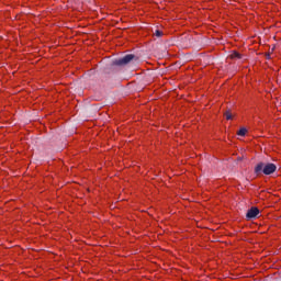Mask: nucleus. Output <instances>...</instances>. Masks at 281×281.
<instances>
[{
    "mask_svg": "<svg viewBox=\"0 0 281 281\" xmlns=\"http://www.w3.org/2000/svg\"><path fill=\"white\" fill-rule=\"evenodd\" d=\"M154 34H155V36H157L158 38H159L160 36H164V32H161V31H159V30H156Z\"/></svg>",
    "mask_w": 281,
    "mask_h": 281,
    "instance_id": "423d86ee",
    "label": "nucleus"
},
{
    "mask_svg": "<svg viewBox=\"0 0 281 281\" xmlns=\"http://www.w3.org/2000/svg\"><path fill=\"white\" fill-rule=\"evenodd\" d=\"M276 170H278V167L276 166V164L273 162H259L256 167H255V173L260 175L263 172V175H273V172H276Z\"/></svg>",
    "mask_w": 281,
    "mask_h": 281,
    "instance_id": "f257e3e1",
    "label": "nucleus"
},
{
    "mask_svg": "<svg viewBox=\"0 0 281 281\" xmlns=\"http://www.w3.org/2000/svg\"><path fill=\"white\" fill-rule=\"evenodd\" d=\"M237 135H239V137H245V135H247V128L241 127L238 132Z\"/></svg>",
    "mask_w": 281,
    "mask_h": 281,
    "instance_id": "20e7f679",
    "label": "nucleus"
},
{
    "mask_svg": "<svg viewBox=\"0 0 281 281\" xmlns=\"http://www.w3.org/2000/svg\"><path fill=\"white\" fill-rule=\"evenodd\" d=\"M232 58H243V56L239 53H233Z\"/></svg>",
    "mask_w": 281,
    "mask_h": 281,
    "instance_id": "0eeeda50",
    "label": "nucleus"
},
{
    "mask_svg": "<svg viewBox=\"0 0 281 281\" xmlns=\"http://www.w3.org/2000/svg\"><path fill=\"white\" fill-rule=\"evenodd\" d=\"M258 214H260V210L256 206H252L248 212L246 213V218L248 221H252L254 218L258 217Z\"/></svg>",
    "mask_w": 281,
    "mask_h": 281,
    "instance_id": "7ed1b4c3",
    "label": "nucleus"
},
{
    "mask_svg": "<svg viewBox=\"0 0 281 281\" xmlns=\"http://www.w3.org/2000/svg\"><path fill=\"white\" fill-rule=\"evenodd\" d=\"M224 115H225V117H226V120H232V112L229 111V110H226L225 112H224Z\"/></svg>",
    "mask_w": 281,
    "mask_h": 281,
    "instance_id": "39448f33",
    "label": "nucleus"
},
{
    "mask_svg": "<svg viewBox=\"0 0 281 281\" xmlns=\"http://www.w3.org/2000/svg\"><path fill=\"white\" fill-rule=\"evenodd\" d=\"M131 60H135V55L127 54L122 58L115 59L113 61V65H115L116 67H124V65H128V63H131Z\"/></svg>",
    "mask_w": 281,
    "mask_h": 281,
    "instance_id": "f03ea898",
    "label": "nucleus"
}]
</instances>
